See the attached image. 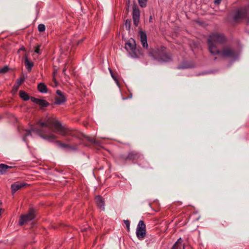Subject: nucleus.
<instances>
[{
  "instance_id": "nucleus-32",
  "label": "nucleus",
  "mask_w": 249,
  "mask_h": 249,
  "mask_svg": "<svg viewBox=\"0 0 249 249\" xmlns=\"http://www.w3.org/2000/svg\"><path fill=\"white\" fill-rule=\"evenodd\" d=\"M181 242H182V239H181V238H180L178 240V241L176 243H177L178 245L180 246V245L181 244Z\"/></svg>"
},
{
  "instance_id": "nucleus-15",
  "label": "nucleus",
  "mask_w": 249,
  "mask_h": 249,
  "mask_svg": "<svg viewBox=\"0 0 249 249\" xmlns=\"http://www.w3.org/2000/svg\"><path fill=\"white\" fill-rule=\"evenodd\" d=\"M140 36V40L142 44V45L143 48H148V44L147 42V36L145 34L143 31H140L139 33Z\"/></svg>"
},
{
  "instance_id": "nucleus-39",
  "label": "nucleus",
  "mask_w": 249,
  "mask_h": 249,
  "mask_svg": "<svg viewBox=\"0 0 249 249\" xmlns=\"http://www.w3.org/2000/svg\"><path fill=\"white\" fill-rule=\"evenodd\" d=\"M1 204H2L1 202H0V207H1Z\"/></svg>"
},
{
  "instance_id": "nucleus-38",
  "label": "nucleus",
  "mask_w": 249,
  "mask_h": 249,
  "mask_svg": "<svg viewBox=\"0 0 249 249\" xmlns=\"http://www.w3.org/2000/svg\"><path fill=\"white\" fill-rule=\"evenodd\" d=\"M183 249H185L184 248H183ZM187 249H192V248H191V247H188Z\"/></svg>"
},
{
  "instance_id": "nucleus-17",
  "label": "nucleus",
  "mask_w": 249,
  "mask_h": 249,
  "mask_svg": "<svg viewBox=\"0 0 249 249\" xmlns=\"http://www.w3.org/2000/svg\"><path fill=\"white\" fill-rule=\"evenodd\" d=\"M12 166L7 165L5 164H0V174L3 175L5 174L9 169H11Z\"/></svg>"
},
{
  "instance_id": "nucleus-29",
  "label": "nucleus",
  "mask_w": 249,
  "mask_h": 249,
  "mask_svg": "<svg viewBox=\"0 0 249 249\" xmlns=\"http://www.w3.org/2000/svg\"><path fill=\"white\" fill-rule=\"evenodd\" d=\"M124 223L125 224L127 231H130V222L128 220H125L124 221Z\"/></svg>"
},
{
  "instance_id": "nucleus-41",
  "label": "nucleus",
  "mask_w": 249,
  "mask_h": 249,
  "mask_svg": "<svg viewBox=\"0 0 249 249\" xmlns=\"http://www.w3.org/2000/svg\"><path fill=\"white\" fill-rule=\"evenodd\" d=\"M14 87H15V88H16V89H18L17 86L15 87V86H14Z\"/></svg>"
},
{
  "instance_id": "nucleus-8",
  "label": "nucleus",
  "mask_w": 249,
  "mask_h": 249,
  "mask_svg": "<svg viewBox=\"0 0 249 249\" xmlns=\"http://www.w3.org/2000/svg\"><path fill=\"white\" fill-rule=\"evenodd\" d=\"M136 235L139 239L142 240L146 236V226L142 220H140L137 226Z\"/></svg>"
},
{
  "instance_id": "nucleus-7",
  "label": "nucleus",
  "mask_w": 249,
  "mask_h": 249,
  "mask_svg": "<svg viewBox=\"0 0 249 249\" xmlns=\"http://www.w3.org/2000/svg\"><path fill=\"white\" fill-rule=\"evenodd\" d=\"M36 215V211L33 208H30L28 213L20 216L19 224L22 226L28 222L34 219Z\"/></svg>"
},
{
  "instance_id": "nucleus-3",
  "label": "nucleus",
  "mask_w": 249,
  "mask_h": 249,
  "mask_svg": "<svg viewBox=\"0 0 249 249\" xmlns=\"http://www.w3.org/2000/svg\"><path fill=\"white\" fill-rule=\"evenodd\" d=\"M149 53L155 59L159 61L168 62L171 60V55L167 53L166 48L164 47L153 50Z\"/></svg>"
},
{
  "instance_id": "nucleus-12",
  "label": "nucleus",
  "mask_w": 249,
  "mask_h": 249,
  "mask_svg": "<svg viewBox=\"0 0 249 249\" xmlns=\"http://www.w3.org/2000/svg\"><path fill=\"white\" fill-rule=\"evenodd\" d=\"M26 185H28V184L23 182L18 181L14 183L11 185L12 193H15L18 190L20 189Z\"/></svg>"
},
{
  "instance_id": "nucleus-26",
  "label": "nucleus",
  "mask_w": 249,
  "mask_h": 249,
  "mask_svg": "<svg viewBox=\"0 0 249 249\" xmlns=\"http://www.w3.org/2000/svg\"><path fill=\"white\" fill-rule=\"evenodd\" d=\"M9 69V68L8 66H4V67H3L1 69H0V73H5L8 71Z\"/></svg>"
},
{
  "instance_id": "nucleus-37",
  "label": "nucleus",
  "mask_w": 249,
  "mask_h": 249,
  "mask_svg": "<svg viewBox=\"0 0 249 249\" xmlns=\"http://www.w3.org/2000/svg\"><path fill=\"white\" fill-rule=\"evenodd\" d=\"M152 19V16H150V18H149V21H150V22H151Z\"/></svg>"
},
{
  "instance_id": "nucleus-22",
  "label": "nucleus",
  "mask_w": 249,
  "mask_h": 249,
  "mask_svg": "<svg viewBox=\"0 0 249 249\" xmlns=\"http://www.w3.org/2000/svg\"><path fill=\"white\" fill-rule=\"evenodd\" d=\"M140 6L142 7H145L147 5V0H138Z\"/></svg>"
},
{
  "instance_id": "nucleus-33",
  "label": "nucleus",
  "mask_w": 249,
  "mask_h": 249,
  "mask_svg": "<svg viewBox=\"0 0 249 249\" xmlns=\"http://www.w3.org/2000/svg\"><path fill=\"white\" fill-rule=\"evenodd\" d=\"M221 0H215L214 1V3L216 5H219L220 4V3L221 2Z\"/></svg>"
},
{
  "instance_id": "nucleus-40",
  "label": "nucleus",
  "mask_w": 249,
  "mask_h": 249,
  "mask_svg": "<svg viewBox=\"0 0 249 249\" xmlns=\"http://www.w3.org/2000/svg\"><path fill=\"white\" fill-rule=\"evenodd\" d=\"M248 0V6L249 7V0Z\"/></svg>"
},
{
  "instance_id": "nucleus-30",
  "label": "nucleus",
  "mask_w": 249,
  "mask_h": 249,
  "mask_svg": "<svg viewBox=\"0 0 249 249\" xmlns=\"http://www.w3.org/2000/svg\"><path fill=\"white\" fill-rule=\"evenodd\" d=\"M40 45H38L36 47L35 49V52L38 54H40L41 53V52L40 51Z\"/></svg>"
},
{
  "instance_id": "nucleus-13",
  "label": "nucleus",
  "mask_w": 249,
  "mask_h": 249,
  "mask_svg": "<svg viewBox=\"0 0 249 249\" xmlns=\"http://www.w3.org/2000/svg\"><path fill=\"white\" fill-rule=\"evenodd\" d=\"M31 100L32 102L38 105L41 107H47L49 105V103L45 100L31 97Z\"/></svg>"
},
{
  "instance_id": "nucleus-14",
  "label": "nucleus",
  "mask_w": 249,
  "mask_h": 249,
  "mask_svg": "<svg viewBox=\"0 0 249 249\" xmlns=\"http://www.w3.org/2000/svg\"><path fill=\"white\" fill-rule=\"evenodd\" d=\"M96 204L98 208L102 210L105 209V201L100 196H97L95 198Z\"/></svg>"
},
{
  "instance_id": "nucleus-2",
  "label": "nucleus",
  "mask_w": 249,
  "mask_h": 249,
  "mask_svg": "<svg viewBox=\"0 0 249 249\" xmlns=\"http://www.w3.org/2000/svg\"><path fill=\"white\" fill-rule=\"evenodd\" d=\"M227 38L223 33L219 32H213L211 33L208 37L207 43L210 53L213 55H217L220 53V50L217 44H223L226 43Z\"/></svg>"
},
{
  "instance_id": "nucleus-16",
  "label": "nucleus",
  "mask_w": 249,
  "mask_h": 249,
  "mask_svg": "<svg viewBox=\"0 0 249 249\" xmlns=\"http://www.w3.org/2000/svg\"><path fill=\"white\" fill-rule=\"evenodd\" d=\"M24 64L29 72L31 71L32 68L34 65L33 62L29 61L27 56H25Z\"/></svg>"
},
{
  "instance_id": "nucleus-42",
  "label": "nucleus",
  "mask_w": 249,
  "mask_h": 249,
  "mask_svg": "<svg viewBox=\"0 0 249 249\" xmlns=\"http://www.w3.org/2000/svg\"><path fill=\"white\" fill-rule=\"evenodd\" d=\"M14 87H15V88H16V89H18L17 86L15 87V86H14Z\"/></svg>"
},
{
  "instance_id": "nucleus-5",
  "label": "nucleus",
  "mask_w": 249,
  "mask_h": 249,
  "mask_svg": "<svg viewBox=\"0 0 249 249\" xmlns=\"http://www.w3.org/2000/svg\"><path fill=\"white\" fill-rule=\"evenodd\" d=\"M247 0V6L238 8L235 10L233 15V20L237 23L240 22L243 19H247L248 22H249V15L248 14V0Z\"/></svg>"
},
{
  "instance_id": "nucleus-11",
  "label": "nucleus",
  "mask_w": 249,
  "mask_h": 249,
  "mask_svg": "<svg viewBox=\"0 0 249 249\" xmlns=\"http://www.w3.org/2000/svg\"><path fill=\"white\" fill-rule=\"evenodd\" d=\"M56 93L57 96L55 97L54 104L60 105L64 103L66 101L65 95L60 90H57Z\"/></svg>"
},
{
  "instance_id": "nucleus-19",
  "label": "nucleus",
  "mask_w": 249,
  "mask_h": 249,
  "mask_svg": "<svg viewBox=\"0 0 249 249\" xmlns=\"http://www.w3.org/2000/svg\"><path fill=\"white\" fill-rule=\"evenodd\" d=\"M55 142L57 144L58 146H59L61 147L68 148H69L70 149L73 150H75L76 149V148L75 147L71 146L69 145V144L62 143L59 141H56Z\"/></svg>"
},
{
  "instance_id": "nucleus-10",
  "label": "nucleus",
  "mask_w": 249,
  "mask_h": 249,
  "mask_svg": "<svg viewBox=\"0 0 249 249\" xmlns=\"http://www.w3.org/2000/svg\"><path fill=\"white\" fill-rule=\"evenodd\" d=\"M140 12L139 8L134 5L133 7V11H132V18L133 20L134 25L135 26H138L140 22Z\"/></svg>"
},
{
  "instance_id": "nucleus-20",
  "label": "nucleus",
  "mask_w": 249,
  "mask_h": 249,
  "mask_svg": "<svg viewBox=\"0 0 249 249\" xmlns=\"http://www.w3.org/2000/svg\"><path fill=\"white\" fill-rule=\"evenodd\" d=\"M19 95L20 97L24 101H27L29 99H31V98H30L29 95L24 91L20 90L19 92Z\"/></svg>"
},
{
  "instance_id": "nucleus-21",
  "label": "nucleus",
  "mask_w": 249,
  "mask_h": 249,
  "mask_svg": "<svg viewBox=\"0 0 249 249\" xmlns=\"http://www.w3.org/2000/svg\"><path fill=\"white\" fill-rule=\"evenodd\" d=\"M85 138L90 142H91V143H93L94 146H99V142L95 140L94 139H91L90 138V137H88V136H86L85 137Z\"/></svg>"
},
{
  "instance_id": "nucleus-25",
  "label": "nucleus",
  "mask_w": 249,
  "mask_h": 249,
  "mask_svg": "<svg viewBox=\"0 0 249 249\" xmlns=\"http://www.w3.org/2000/svg\"><path fill=\"white\" fill-rule=\"evenodd\" d=\"M38 30L40 32H44L45 30V26L43 24H40L38 26Z\"/></svg>"
},
{
  "instance_id": "nucleus-28",
  "label": "nucleus",
  "mask_w": 249,
  "mask_h": 249,
  "mask_svg": "<svg viewBox=\"0 0 249 249\" xmlns=\"http://www.w3.org/2000/svg\"><path fill=\"white\" fill-rule=\"evenodd\" d=\"M125 27L129 30L131 27V21L129 19H126L125 22Z\"/></svg>"
},
{
  "instance_id": "nucleus-34",
  "label": "nucleus",
  "mask_w": 249,
  "mask_h": 249,
  "mask_svg": "<svg viewBox=\"0 0 249 249\" xmlns=\"http://www.w3.org/2000/svg\"><path fill=\"white\" fill-rule=\"evenodd\" d=\"M84 39H85V38H83V39H81V40H79V41H78V42H77V44H79V43H81V42H82L84 41Z\"/></svg>"
},
{
  "instance_id": "nucleus-9",
  "label": "nucleus",
  "mask_w": 249,
  "mask_h": 249,
  "mask_svg": "<svg viewBox=\"0 0 249 249\" xmlns=\"http://www.w3.org/2000/svg\"><path fill=\"white\" fill-rule=\"evenodd\" d=\"M224 57H233L236 55L235 50L230 47H225L221 51H220V53Z\"/></svg>"
},
{
  "instance_id": "nucleus-1",
  "label": "nucleus",
  "mask_w": 249,
  "mask_h": 249,
  "mask_svg": "<svg viewBox=\"0 0 249 249\" xmlns=\"http://www.w3.org/2000/svg\"><path fill=\"white\" fill-rule=\"evenodd\" d=\"M32 130L36 131L43 139L50 142L58 138L54 132L63 137L75 136L74 130L66 125H63L56 118L53 117L48 118L44 122H39L36 127Z\"/></svg>"
},
{
  "instance_id": "nucleus-6",
  "label": "nucleus",
  "mask_w": 249,
  "mask_h": 249,
  "mask_svg": "<svg viewBox=\"0 0 249 249\" xmlns=\"http://www.w3.org/2000/svg\"><path fill=\"white\" fill-rule=\"evenodd\" d=\"M125 48L132 57H138L139 50L136 48L134 39H129L125 43Z\"/></svg>"
},
{
  "instance_id": "nucleus-24",
  "label": "nucleus",
  "mask_w": 249,
  "mask_h": 249,
  "mask_svg": "<svg viewBox=\"0 0 249 249\" xmlns=\"http://www.w3.org/2000/svg\"><path fill=\"white\" fill-rule=\"evenodd\" d=\"M109 71L112 78L117 82H118V80L117 76L113 72L111 69L109 68Z\"/></svg>"
},
{
  "instance_id": "nucleus-18",
  "label": "nucleus",
  "mask_w": 249,
  "mask_h": 249,
  "mask_svg": "<svg viewBox=\"0 0 249 249\" xmlns=\"http://www.w3.org/2000/svg\"><path fill=\"white\" fill-rule=\"evenodd\" d=\"M37 89L41 93H47L48 91L47 87L44 83H40L38 84Z\"/></svg>"
},
{
  "instance_id": "nucleus-31",
  "label": "nucleus",
  "mask_w": 249,
  "mask_h": 249,
  "mask_svg": "<svg viewBox=\"0 0 249 249\" xmlns=\"http://www.w3.org/2000/svg\"><path fill=\"white\" fill-rule=\"evenodd\" d=\"M180 248V246L178 245V243H175L171 249H178V248Z\"/></svg>"
},
{
  "instance_id": "nucleus-4",
  "label": "nucleus",
  "mask_w": 249,
  "mask_h": 249,
  "mask_svg": "<svg viewBox=\"0 0 249 249\" xmlns=\"http://www.w3.org/2000/svg\"><path fill=\"white\" fill-rule=\"evenodd\" d=\"M143 158L142 155L140 152L132 150L129 151L127 154L120 155L118 158V160L120 162L125 163L127 161H137Z\"/></svg>"
},
{
  "instance_id": "nucleus-36",
  "label": "nucleus",
  "mask_w": 249,
  "mask_h": 249,
  "mask_svg": "<svg viewBox=\"0 0 249 249\" xmlns=\"http://www.w3.org/2000/svg\"><path fill=\"white\" fill-rule=\"evenodd\" d=\"M30 133L31 132H30V130L28 131L27 134H26V135H28L30 134Z\"/></svg>"
},
{
  "instance_id": "nucleus-23",
  "label": "nucleus",
  "mask_w": 249,
  "mask_h": 249,
  "mask_svg": "<svg viewBox=\"0 0 249 249\" xmlns=\"http://www.w3.org/2000/svg\"><path fill=\"white\" fill-rule=\"evenodd\" d=\"M25 80V78L23 77H21L19 79H17V88H18V87Z\"/></svg>"
},
{
  "instance_id": "nucleus-35",
  "label": "nucleus",
  "mask_w": 249,
  "mask_h": 249,
  "mask_svg": "<svg viewBox=\"0 0 249 249\" xmlns=\"http://www.w3.org/2000/svg\"><path fill=\"white\" fill-rule=\"evenodd\" d=\"M3 211H4L3 209H0V216L1 215L2 212H3Z\"/></svg>"
},
{
  "instance_id": "nucleus-27",
  "label": "nucleus",
  "mask_w": 249,
  "mask_h": 249,
  "mask_svg": "<svg viewBox=\"0 0 249 249\" xmlns=\"http://www.w3.org/2000/svg\"><path fill=\"white\" fill-rule=\"evenodd\" d=\"M70 70V65L68 63H66L64 65L63 70V73L65 75H66V71L67 70Z\"/></svg>"
}]
</instances>
